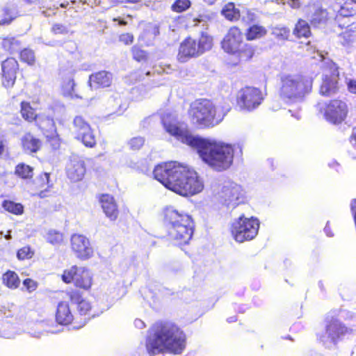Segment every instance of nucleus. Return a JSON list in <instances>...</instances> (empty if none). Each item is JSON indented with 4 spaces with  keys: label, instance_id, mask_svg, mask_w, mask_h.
Returning a JSON list of instances; mask_svg holds the SVG:
<instances>
[{
    "label": "nucleus",
    "instance_id": "nucleus-9",
    "mask_svg": "<svg viewBox=\"0 0 356 356\" xmlns=\"http://www.w3.org/2000/svg\"><path fill=\"white\" fill-rule=\"evenodd\" d=\"M83 291L72 289L66 291L69 300L76 305V325L83 327L90 319L99 316L102 311L95 307L92 302L83 297Z\"/></svg>",
    "mask_w": 356,
    "mask_h": 356
},
{
    "label": "nucleus",
    "instance_id": "nucleus-20",
    "mask_svg": "<svg viewBox=\"0 0 356 356\" xmlns=\"http://www.w3.org/2000/svg\"><path fill=\"white\" fill-rule=\"evenodd\" d=\"M56 322L60 325H72L74 329H79L76 325V314L71 309L70 305L67 301L58 302L55 313Z\"/></svg>",
    "mask_w": 356,
    "mask_h": 356
},
{
    "label": "nucleus",
    "instance_id": "nucleus-14",
    "mask_svg": "<svg viewBox=\"0 0 356 356\" xmlns=\"http://www.w3.org/2000/svg\"><path fill=\"white\" fill-rule=\"evenodd\" d=\"M76 139L88 148H93L97 145V138L94 130L89 122L82 116H76L73 120Z\"/></svg>",
    "mask_w": 356,
    "mask_h": 356
},
{
    "label": "nucleus",
    "instance_id": "nucleus-16",
    "mask_svg": "<svg viewBox=\"0 0 356 356\" xmlns=\"http://www.w3.org/2000/svg\"><path fill=\"white\" fill-rule=\"evenodd\" d=\"M162 125L167 133L176 138L181 140L184 143L193 148L190 140L198 139V136L191 135L187 129L184 128L181 123L172 118L170 115L162 118Z\"/></svg>",
    "mask_w": 356,
    "mask_h": 356
},
{
    "label": "nucleus",
    "instance_id": "nucleus-19",
    "mask_svg": "<svg viewBox=\"0 0 356 356\" xmlns=\"http://www.w3.org/2000/svg\"><path fill=\"white\" fill-rule=\"evenodd\" d=\"M71 249L80 260H87L93 255V248L89 239L82 234H74L70 238Z\"/></svg>",
    "mask_w": 356,
    "mask_h": 356
},
{
    "label": "nucleus",
    "instance_id": "nucleus-17",
    "mask_svg": "<svg viewBox=\"0 0 356 356\" xmlns=\"http://www.w3.org/2000/svg\"><path fill=\"white\" fill-rule=\"evenodd\" d=\"M339 72L335 65H330L325 67L322 83L319 88V92L325 97H330L339 90Z\"/></svg>",
    "mask_w": 356,
    "mask_h": 356
},
{
    "label": "nucleus",
    "instance_id": "nucleus-49",
    "mask_svg": "<svg viewBox=\"0 0 356 356\" xmlns=\"http://www.w3.org/2000/svg\"><path fill=\"white\" fill-rule=\"evenodd\" d=\"M51 32L55 35H62L67 33V27L62 24H55L51 26Z\"/></svg>",
    "mask_w": 356,
    "mask_h": 356
},
{
    "label": "nucleus",
    "instance_id": "nucleus-45",
    "mask_svg": "<svg viewBox=\"0 0 356 356\" xmlns=\"http://www.w3.org/2000/svg\"><path fill=\"white\" fill-rule=\"evenodd\" d=\"M76 86L75 81L73 78H66L63 83L62 88L68 95H72L74 92V88Z\"/></svg>",
    "mask_w": 356,
    "mask_h": 356
},
{
    "label": "nucleus",
    "instance_id": "nucleus-62",
    "mask_svg": "<svg viewBox=\"0 0 356 356\" xmlns=\"http://www.w3.org/2000/svg\"><path fill=\"white\" fill-rule=\"evenodd\" d=\"M318 106H319V107H320V108H319L320 111H321V112H323V106H321V104H318Z\"/></svg>",
    "mask_w": 356,
    "mask_h": 356
},
{
    "label": "nucleus",
    "instance_id": "nucleus-6",
    "mask_svg": "<svg viewBox=\"0 0 356 356\" xmlns=\"http://www.w3.org/2000/svg\"><path fill=\"white\" fill-rule=\"evenodd\" d=\"M242 29L234 25L229 28L221 40L220 45L223 51L235 56L238 63L252 61L257 54V47L243 40Z\"/></svg>",
    "mask_w": 356,
    "mask_h": 356
},
{
    "label": "nucleus",
    "instance_id": "nucleus-11",
    "mask_svg": "<svg viewBox=\"0 0 356 356\" xmlns=\"http://www.w3.org/2000/svg\"><path fill=\"white\" fill-rule=\"evenodd\" d=\"M259 222L257 218H245L244 214L236 219L231 225L230 232L238 243L252 240L258 234Z\"/></svg>",
    "mask_w": 356,
    "mask_h": 356
},
{
    "label": "nucleus",
    "instance_id": "nucleus-48",
    "mask_svg": "<svg viewBox=\"0 0 356 356\" xmlns=\"http://www.w3.org/2000/svg\"><path fill=\"white\" fill-rule=\"evenodd\" d=\"M119 40L125 45H130L134 42V36L131 33H122L119 36Z\"/></svg>",
    "mask_w": 356,
    "mask_h": 356
},
{
    "label": "nucleus",
    "instance_id": "nucleus-35",
    "mask_svg": "<svg viewBox=\"0 0 356 356\" xmlns=\"http://www.w3.org/2000/svg\"><path fill=\"white\" fill-rule=\"evenodd\" d=\"M327 20V13L326 10L321 8H316L309 19L310 24L314 26L324 24Z\"/></svg>",
    "mask_w": 356,
    "mask_h": 356
},
{
    "label": "nucleus",
    "instance_id": "nucleus-26",
    "mask_svg": "<svg viewBox=\"0 0 356 356\" xmlns=\"http://www.w3.org/2000/svg\"><path fill=\"white\" fill-rule=\"evenodd\" d=\"M21 145L25 152L33 154L41 149L42 142L31 132H26L21 138Z\"/></svg>",
    "mask_w": 356,
    "mask_h": 356
},
{
    "label": "nucleus",
    "instance_id": "nucleus-46",
    "mask_svg": "<svg viewBox=\"0 0 356 356\" xmlns=\"http://www.w3.org/2000/svg\"><path fill=\"white\" fill-rule=\"evenodd\" d=\"M145 140L143 137H134L129 141V148L134 151L140 149L144 145Z\"/></svg>",
    "mask_w": 356,
    "mask_h": 356
},
{
    "label": "nucleus",
    "instance_id": "nucleus-54",
    "mask_svg": "<svg viewBox=\"0 0 356 356\" xmlns=\"http://www.w3.org/2000/svg\"><path fill=\"white\" fill-rule=\"evenodd\" d=\"M350 140L353 143V146L356 149V130L353 132L350 137Z\"/></svg>",
    "mask_w": 356,
    "mask_h": 356
},
{
    "label": "nucleus",
    "instance_id": "nucleus-51",
    "mask_svg": "<svg viewBox=\"0 0 356 356\" xmlns=\"http://www.w3.org/2000/svg\"><path fill=\"white\" fill-rule=\"evenodd\" d=\"M8 151L7 141L4 139L0 138V159Z\"/></svg>",
    "mask_w": 356,
    "mask_h": 356
},
{
    "label": "nucleus",
    "instance_id": "nucleus-59",
    "mask_svg": "<svg viewBox=\"0 0 356 356\" xmlns=\"http://www.w3.org/2000/svg\"><path fill=\"white\" fill-rule=\"evenodd\" d=\"M23 2L27 4H32L35 3L38 0H22Z\"/></svg>",
    "mask_w": 356,
    "mask_h": 356
},
{
    "label": "nucleus",
    "instance_id": "nucleus-13",
    "mask_svg": "<svg viewBox=\"0 0 356 356\" xmlns=\"http://www.w3.org/2000/svg\"><path fill=\"white\" fill-rule=\"evenodd\" d=\"M262 91L256 87L245 86L239 90L236 96V104L241 109L252 111L263 102Z\"/></svg>",
    "mask_w": 356,
    "mask_h": 356
},
{
    "label": "nucleus",
    "instance_id": "nucleus-23",
    "mask_svg": "<svg viewBox=\"0 0 356 356\" xmlns=\"http://www.w3.org/2000/svg\"><path fill=\"white\" fill-rule=\"evenodd\" d=\"M113 74L106 70H100L92 73L88 78V86L91 89L109 88L113 83Z\"/></svg>",
    "mask_w": 356,
    "mask_h": 356
},
{
    "label": "nucleus",
    "instance_id": "nucleus-34",
    "mask_svg": "<svg viewBox=\"0 0 356 356\" xmlns=\"http://www.w3.org/2000/svg\"><path fill=\"white\" fill-rule=\"evenodd\" d=\"M221 14L229 22H237L241 17L239 9L232 2L227 3L221 10Z\"/></svg>",
    "mask_w": 356,
    "mask_h": 356
},
{
    "label": "nucleus",
    "instance_id": "nucleus-55",
    "mask_svg": "<svg viewBox=\"0 0 356 356\" xmlns=\"http://www.w3.org/2000/svg\"><path fill=\"white\" fill-rule=\"evenodd\" d=\"M248 17L250 22H253L255 20V15L253 13L248 12Z\"/></svg>",
    "mask_w": 356,
    "mask_h": 356
},
{
    "label": "nucleus",
    "instance_id": "nucleus-25",
    "mask_svg": "<svg viewBox=\"0 0 356 356\" xmlns=\"http://www.w3.org/2000/svg\"><path fill=\"white\" fill-rule=\"evenodd\" d=\"M52 184L50 183V174L49 172L39 174L33 181V188L37 191V195L40 198L47 196V193L52 188Z\"/></svg>",
    "mask_w": 356,
    "mask_h": 356
},
{
    "label": "nucleus",
    "instance_id": "nucleus-63",
    "mask_svg": "<svg viewBox=\"0 0 356 356\" xmlns=\"http://www.w3.org/2000/svg\"><path fill=\"white\" fill-rule=\"evenodd\" d=\"M351 2L354 3L356 4V0H350Z\"/></svg>",
    "mask_w": 356,
    "mask_h": 356
},
{
    "label": "nucleus",
    "instance_id": "nucleus-37",
    "mask_svg": "<svg viewBox=\"0 0 356 356\" xmlns=\"http://www.w3.org/2000/svg\"><path fill=\"white\" fill-rule=\"evenodd\" d=\"M19 58L21 62L32 66L35 63V56L34 51L29 48H24L19 52Z\"/></svg>",
    "mask_w": 356,
    "mask_h": 356
},
{
    "label": "nucleus",
    "instance_id": "nucleus-30",
    "mask_svg": "<svg viewBox=\"0 0 356 356\" xmlns=\"http://www.w3.org/2000/svg\"><path fill=\"white\" fill-rule=\"evenodd\" d=\"M14 175L22 180H32L34 176V168L23 162L19 163L15 167Z\"/></svg>",
    "mask_w": 356,
    "mask_h": 356
},
{
    "label": "nucleus",
    "instance_id": "nucleus-38",
    "mask_svg": "<svg viewBox=\"0 0 356 356\" xmlns=\"http://www.w3.org/2000/svg\"><path fill=\"white\" fill-rule=\"evenodd\" d=\"M2 15L3 17L0 19L1 26L10 25L17 17V13L8 7L2 9Z\"/></svg>",
    "mask_w": 356,
    "mask_h": 356
},
{
    "label": "nucleus",
    "instance_id": "nucleus-2",
    "mask_svg": "<svg viewBox=\"0 0 356 356\" xmlns=\"http://www.w3.org/2000/svg\"><path fill=\"white\" fill-rule=\"evenodd\" d=\"M186 346V336L175 323L170 321L155 322L149 329L145 348L150 356L163 353L181 354Z\"/></svg>",
    "mask_w": 356,
    "mask_h": 356
},
{
    "label": "nucleus",
    "instance_id": "nucleus-15",
    "mask_svg": "<svg viewBox=\"0 0 356 356\" xmlns=\"http://www.w3.org/2000/svg\"><path fill=\"white\" fill-rule=\"evenodd\" d=\"M348 107L347 104L340 99H333L325 104L323 115L327 121L339 124L347 118Z\"/></svg>",
    "mask_w": 356,
    "mask_h": 356
},
{
    "label": "nucleus",
    "instance_id": "nucleus-44",
    "mask_svg": "<svg viewBox=\"0 0 356 356\" xmlns=\"http://www.w3.org/2000/svg\"><path fill=\"white\" fill-rule=\"evenodd\" d=\"M273 34L277 39L286 40L290 35V29L287 27L276 26L273 29Z\"/></svg>",
    "mask_w": 356,
    "mask_h": 356
},
{
    "label": "nucleus",
    "instance_id": "nucleus-22",
    "mask_svg": "<svg viewBox=\"0 0 356 356\" xmlns=\"http://www.w3.org/2000/svg\"><path fill=\"white\" fill-rule=\"evenodd\" d=\"M103 212L111 221H115L118 218L120 210L114 197L108 193H102L97 196Z\"/></svg>",
    "mask_w": 356,
    "mask_h": 356
},
{
    "label": "nucleus",
    "instance_id": "nucleus-5",
    "mask_svg": "<svg viewBox=\"0 0 356 356\" xmlns=\"http://www.w3.org/2000/svg\"><path fill=\"white\" fill-rule=\"evenodd\" d=\"M312 78L302 74H283L280 78L278 95L287 104L304 102L312 91Z\"/></svg>",
    "mask_w": 356,
    "mask_h": 356
},
{
    "label": "nucleus",
    "instance_id": "nucleus-42",
    "mask_svg": "<svg viewBox=\"0 0 356 356\" xmlns=\"http://www.w3.org/2000/svg\"><path fill=\"white\" fill-rule=\"evenodd\" d=\"M34 255V250L29 245H26L19 249L17 252V257L19 260L31 259Z\"/></svg>",
    "mask_w": 356,
    "mask_h": 356
},
{
    "label": "nucleus",
    "instance_id": "nucleus-40",
    "mask_svg": "<svg viewBox=\"0 0 356 356\" xmlns=\"http://www.w3.org/2000/svg\"><path fill=\"white\" fill-rule=\"evenodd\" d=\"M131 54L133 58L138 63H145L148 60V54L141 48L134 46L131 48Z\"/></svg>",
    "mask_w": 356,
    "mask_h": 356
},
{
    "label": "nucleus",
    "instance_id": "nucleus-52",
    "mask_svg": "<svg viewBox=\"0 0 356 356\" xmlns=\"http://www.w3.org/2000/svg\"><path fill=\"white\" fill-rule=\"evenodd\" d=\"M286 3L293 9H298L301 5L300 0H287Z\"/></svg>",
    "mask_w": 356,
    "mask_h": 356
},
{
    "label": "nucleus",
    "instance_id": "nucleus-41",
    "mask_svg": "<svg viewBox=\"0 0 356 356\" xmlns=\"http://www.w3.org/2000/svg\"><path fill=\"white\" fill-rule=\"evenodd\" d=\"M191 6L190 0H175L171 5V10L177 13L187 10Z\"/></svg>",
    "mask_w": 356,
    "mask_h": 356
},
{
    "label": "nucleus",
    "instance_id": "nucleus-57",
    "mask_svg": "<svg viewBox=\"0 0 356 356\" xmlns=\"http://www.w3.org/2000/svg\"><path fill=\"white\" fill-rule=\"evenodd\" d=\"M227 321L229 323L236 322L237 316H230V317L227 318Z\"/></svg>",
    "mask_w": 356,
    "mask_h": 356
},
{
    "label": "nucleus",
    "instance_id": "nucleus-61",
    "mask_svg": "<svg viewBox=\"0 0 356 356\" xmlns=\"http://www.w3.org/2000/svg\"><path fill=\"white\" fill-rule=\"evenodd\" d=\"M67 5H69V2H66L65 3H62L60 4V7H61V8H66Z\"/></svg>",
    "mask_w": 356,
    "mask_h": 356
},
{
    "label": "nucleus",
    "instance_id": "nucleus-32",
    "mask_svg": "<svg viewBox=\"0 0 356 356\" xmlns=\"http://www.w3.org/2000/svg\"><path fill=\"white\" fill-rule=\"evenodd\" d=\"M293 34L297 38H309L312 31L309 23L302 19H298L293 30Z\"/></svg>",
    "mask_w": 356,
    "mask_h": 356
},
{
    "label": "nucleus",
    "instance_id": "nucleus-24",
    "mask_svg": "<svg viewBox=\"0 0 356 356\" xmlns=\"http://www.w3.org/2000/svg\"><path fill=\"white\" fill-rule=\"evenodd\" d=\"M86 173V165L83 160H72L66 170L67 178L72 182L81 181Z\"/></svg>",
    "mask_w": 356,
    "mask_h": 356
},
{
    "label": "nucleus",
    "instance_id": "nucleus-33",
    "mask_svg": "<svg viewBox=\"0 0 356 356\" xmlns=\"http://www.w3.org/2000/svg\"><path fill=\"white\" fill-rule=\"evenodd\" d=\"M3 284L10 289H15L19 286L20 279L13 270H8L2 275Z\"/></svg>",
    "mask_w": 356,
    "mask_h": 356
},
{
    "label": "nucleus",
    "instance_id": "nucleus-39",
    "mask_svg": "<svg viewBox=\"0 0 356 356\" xmlns=\"http://www.w3.org/2000/svg\"><path fill=\"white\" fill-rule=\"evenodd\" d=\"M46 240L52 245H60L63 241V234L59 231L50 229L47 233Z\"/></svg>",
    "mask_w": 356,
    "mask_h": 356
},
{
    "label": "nucleus",
    "instance_id": "nucleus-64",
    "mask_svg": "<svg viewBox=\"0 0 356 356\" xmlns=\"http://www.w3.org/2000/svg\"><path fill=\"white\" fill-rule=\"evenodd\" d=\"M148 74H149V72H146V75H148Z\"/></svg>",
    "mask_w": 356,
    "mask_h": 356
},
{
    "label": "nucleus",
    "instance_id": "nucleus-29",
    "mask_svg": "<svg viewBox=\"0 0 356 356\" xmlns=\"http://www.w3.org/2000/svg\"><path fill=\"white\" fill-rule=\"evenodd\" d=\"M337 40L342 47L351 48L356 44V31L348 26L338 34Z\"/></svg>",
    "mask_w": 356,
    "mask_h": 356
},
{
    "label": "nucleus",
    "instance_id": "nucleus-4",
    "mask_svg": "<svg viewBox=\"0 0 356 356\" xmlns=\"http://www.w3.org/2000/svg\"><path fill=\"white\" fill-rule=\"evenodd\" d=\"M163 220L167 227V236L175 245L182 247L189 243L195 229L191 216L169 207L164 209Z\"/></svg>",
    "mask_w": 356,
    "mask_h": 356
},
{
    "label": "nucleus",
    "instance_id": "nucleus-28",
    "mask_svg": "<svg viewBox=\"0 0 356 356\" xmlns=\"http://www.w3.org/2000/svg\"><path fill=\"white\" fill-rule=\"evenodd\" d=\"M267 33L266 27L259 24H252L246 28L243 34L247 41H254L264 38Z\"/></svg>",
    "mask_w": 356,
    "mask_h": 356
},
{
    "label": "nucleus",
    "instance_id": "nucleus-1",
    "mask_svg": "<svg viewBox=\"0 0 356 356\" xmlns=\"http://www.w3.org/2000/svg\"><path fill=\"white\" fill-rule=\"evenodd\" d=\"M153 175L166 188L184 197L194 195L204 188L203 182L195 170L177 161L156 165Z\"/></svg>",
    "mask_w": 356,
    "mask_h": 356
},
{
    "label": "nucleus",
    "instance_id": "nucleus-3",
    "mask_svg": "<svg viewBox=\"0 0 356 356\" xmlns=\"http://www.w3.org/2000/svg\"><path fill=\"white\" fill-rule=\"evenodd\" d=\"M202 160L216 171L228 169L233 163L234 149L231 145L210 141L199 137L190 140Z\"/></svg>",
    "mask_w": 356,
    "mask_h": 356
},
{
    "label": "nucleus",
    "instance_id": "nucleus-12",
    "mask_svg": "<svg viewBox=\"0 0 356 356\" xmlns=\"http://www.w3.org/2000/svg\"><path fill=\"white\" fill-rule=\"evenodd\" d=\"M19 112L25 122L34 123L43 134H46L54 128V120L38 113L37 108L31 106L28 101L23 100L20 102Z\"/></svg>",
    "mask_w": 356,
    "mask_h": 356
},
{
    "label": "nucleus",
    "instance_id": "nucleus-8",
    "mask_svg": "<svg viewBox=\"0 0 356 356\" xmlns=\"http://www.w3.org/2000/svg\"><path fill=\"white\" fill-rule=\"evenodd\" d=\"M213 45V38L205 32H201L198 38L188 35L180 43L177 59L180 63H186L211 50Z\"/></svg>",
    "mask_w": 356,
    "mask_h": 356
},
{
    "label": "nucleus",
    "instance_id": "nucleus-7",
    "mask_svg": "<svg viewBox=\"0 0 356 356\" xmlns=\"http://www.w3.org/2000/svg\"><path fill=\"white\" fill-rule=\"evenodd\" d=\"M188 115L191 124L198 129L212 127L221 120L217 106L206 98L197 99L191 102Z\"/></svg>",
    "mask_w": 356,
    "mask_h": 356
},
{
    "label": "nucleus",
    "instance_id": "nucleus-58",
    "mask_svg": "<svg viewBox=\"0 0 356 356\" xmlns=\"http://www.w3.org/2000/svg\"><path fill=\"white\" fill-rule=\"evenodd\" d=\"M205 3L208 5H213L216 0H202Z\"/></svg>",
    "mask_w": 356,
    "mask_h": 356
},
{
    "label": "nucleus",
    "instance_id": "nucleus-47",
    "mask_svg": "<svg viewBox=\"0 0 356 356\" xmlns=\"http://www.w3.org/2000/svg\"><path fill=\"white\" fill-rule=\"evenodd\" d=\"M23 285L24 286L26 289L29 293H31L36 290V289L38 288V284L36 281H35L31 278H26V279L24 280Z\"/></svg>",
    "mask_w": 356,
    "mask_h": 356
},
{
    "label": "nucleus",
    "instance_id": "nucleus-50",
    "mask_svg": "<svg viewBox=\"0 0 356 356\" xmlns=\"http://www.w3.org/2000/svg\"><path fill=\"white\" fill-rule=\"evenodd\" d=\"M348 90L356 95V79H349L347 82Z\"/></svg>",
    "mask_w": 356,
    "mask_h": 356
},
{
    "label": "nucleus",
    "instance_id": "nucleus-43",
    "mask_svg": "<svg viewBox=\"0 0 356 356\" xmlns=\"http://www.w3.org/2000/svg\"><path fill=\"white\" fill-rule=\"evenodd\" d=\"M356 10L350 3L345 2L338 11V15L344 17H353Z\"/></svg>",
    "mask_w": 356,
    "mask_h": 356
},
{
    "label": "nucleus",
    "instance_id": "nucleus-36",
    "mask_svg": "<svg viewBox=\"0 0 356 356\" xmlns=\"http://www.w3.org/2000/svg\"><path fill=\"white\" fill-rule=\"evenodd\" d=\"M3 209L15 215H21L24 212V207L20 203L15 202L12 200H6L2 202Z\"/></svg>",
    "mask_w": 356,
    "mask_h": 356
},
{
    "label": "nucleus",
    "instance_id": "nucleus-56",
    "mask_svg": "<svg viewBox=\"0 0 356 356\" xmlns=\"http://www.w3.org/2000/svg\"><path fill=\"white\" fill-rule=\"evenodd\" d=\"M141 1L142 0H122V2L125 3H138Z\"/></svg>",
    "mask_w": 356,
    "mask_h": 356
},
{
    "label": "nucleus",
    "instance_id": "nucleus-10",
    "mask_svg": "<svg viewBox=\"0 0 356 356\" xmlns=\"http://www.w3.org/2000/svg\"><path fill=\"white\" fill-rule=\"evenodd\" d=\"M61 280L66 284H73L76 290L90 291L94 283L92 272L85 266L76 264L65 268L60 275Z\"/></svg>",
    "mask_w": 356,
    "mask_h": 356
},
{
    "label": "nucleus",
    "instance_id": "nucleus-53",
    "mask_svg": "<svg viewBox=\"0 0 356 356\" xmlns=\"http://www.w3.org/2000/svg\"><path fill=\"white\" fill-rule=\"evenodd\" d=\"M134 324H135V326L138 328H143L145 327V323L140 319L135 320Z\"/></svg>",
    "mask_w": 356,
    "mask_h": 356
},
{
    "label": "nucleus",
    "instance_id": "nucleus-60",
    "mask_svg": "<svg viewBox=\"0 0 356 356\" xmlns=\"http://www.w3.org/2000/svg\"><path fill=\"white\" fill-rule=\"evenodd\" d=\"M118 24H119L120 25H123V26H124V25H127V22L126 21H124V20L122 19V20H119Z\"/></svg>",
    "mask_w": 356,
    "mask_h": 356
},
{
    "label": "nucleus",
    "instance_id": "nucleus-18",
    "mask_svg": "<svg viewBox=\"0 0 356 356\" xmlns=\"http://www.w3.org/2000/svg\"><path fill=\"white\" fill-rule=\"evenodd\" d=\"M1 80L2 86L6 88H11L15 84L17 74L19 71L18 61L13 57H8L1 64Z\"/></svg>",
    "mask_w": 356,
    "mask_h": 356
},
{
    "label": "nucleus",
    "instance_id": "nucleus-21",
    "mask_svg": "<svg viewBox=\"0 0 356 356\" xmlns=\"http://www.w3.org/2000/svg\"><path fill=\"white\" fill-rule=\"evenodd\" d=\"M325 331L330 340L336 343L344 336L350 334L353 330L346 326L337 318L332 317L327 321Z\"/></svg>",
    "mask_w": 356,
    "mask_h": 356
},
{
    "label": "nucleus",
    "instance_id": "nucleus-27",
    "mask_svg": "<svg viewBox=\"0 0 356 356\" xmlns=\"http://www.w3.org/2000/svg\"><path fill=\"white\" fill-rule=\"evenodd\" d=\"M222 197L228 203L235 202L243 197V190L241 186L236 184H230L223 187Z\"/></svg>",
    "mask_w": 356,
    "mask_h": 356
},
{
    "label": "nucleus",
    "instance_id": "nucleus-31",
    "mask_svg": "<svg viewBox=\"0 0 356 356\" xmlns=\"http://www.w3.org/2000/svg\"><path fill=\"white\" fill-rule=\"evenodd\" d=\"M22 46V42L19 40L17 37L6 36L2 39V48L10 54L18 52Z\"/></svg>",
    "mask_w": 356,
    "mask_h": 356
}]
</instances>
